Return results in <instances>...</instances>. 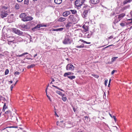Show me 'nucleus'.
I'll return each instance as SVG.
<instances>
[{
  "label": "nucleus",
  "instance_id": "obj_15",
  "mask_svg": "<svg viewBox=\"0 0 132 132\" xmlns=\"http://www.w3.org/2000/svg\"><path fill=\"white\" fill-rule=\"evenodd\" d=\"M100 0H90V2L92 4H96L99 3Z\"/></svg>",
  "mask_w": 132,
  "mask_h": 132
},
{
  "label": "nucleus",
  "instance_id": "obj_3",
  "mask_svg": "<svg viewBox=\"0 0 132 132\" xmlns=\"http://www.w3.org/2000/svg\"><path fill=\"white\" fill-rule=\"evenodd\" d=\"M85 0H76L75 1V5L76 6L80 7L84 3Z\"/></svg>",
  "mask_w": 132,
  "mask_h": 132
},
{
  "label": "nucleus",
  "instance_id": "obj_53",
  "mask_svg": "<svg viewBox=\"0 0 132 132\" xmlns=\"http://www.w3.org/2000/svg\"><path fill=\"white\" fill-rule=\"evenodd\" d=\"M13 85H12L11 86V90H12V89L13 88Z\"/></svg>",
  "mask_w": 132,
  "mask_h": 132
},
{
  "label": "nucleus",
  "instance_id": "obj_6",
  "mask_svg": "<svg viewBox=\"0 0 132 132\" xmlns=\"http://www.w3.org/2000/svg\"><path fill=\"white\" fill-rule=\"evenodd\" d=\"M74 68V67L70 63L68 64L66 67V69L67 70L72 71L73 70Z\"/></svg>",
  "mask_w": 132,
  "mask_h": 132
},
{
  "label": "nucleus",
  "instance_id": "obj_21",
  "mask_svg": "<svg viewBox=\"0 0 132 132\" xmlns=\"http://www.w3.org/2000/svg\"><path fill=\"white\" fill-rule=\"evenodd\" d=\"M5 113L6 114H7L9 115H15V114L14 113H13V114L12 112H11L10 111H6L5 112Z\"/></svg>",
  "mask_w": 132,
  "mask_h": 132
},
{
  "label": "nucleus",
  "instance_id": "obj_47",
  "mask_svg": "<svg viewBox=\"0 0 132 132\" xmlns=\"http://www.w3.org/2000/svg\"><path fill=\"white\" fill-rule=\"evenodd\" d=\"M23 55H24V54H23V53L21 55H17V56H19V57H21Z\"/></svg>",
  "mask_w": 132,
  "mask_h": 132
},
{
  "label": "nucleus",
  "instance_id": "obj_62",
  "mask_svg": "<svg viewBox=\"0 0 132 132\" xmlns=\"http://www.w3.org/2000/svg\"><path fill=\"white\" fill-rule=\"evenodd\" d=\"M59 90H61V91H64V90L62 89H61L60 88V89H59Z\"/></svg>",
  "mask_w": 132,
  "mask_h": 132
},
{
  "label": "nucleus",
  "instance_id": "obj_51",
  "mask_svg": "<svg viewBox=\"0 0 132 132\" xmlns=\"http://www.w3.org/2000/svg\"><path fill=\"white\" fill-rule=\"evenodd\" d=\"M113 38V37L112 36H110L109 37H108L109 39H112Z\"/></svg>",
  "mask_w": 132,
  "mask_h": 132
},
{
  "label": "nucleus",
  "instance_id": "obj_50",
  "mask_svg": "<svg viewBox=\"0 0 132 132\" xmlns=\"http://www.w3.org/2000/svg\"><path fill=\"white\" fill-rule=\"evenodd\" d=\"M79 41H81L82 42L84 43H85L86 41H84L82 39H80Z\"/></svg>",
  "mask_w": 132,
  "mask_h": 132
},
{
  "label": "nucleus",
  "instance_id": "obj_64",
  "mask_svg": "<svg viewBox=\"0 0 132 132\" xmlns=\"http://www.w3.org/2000/svg\"><path fill=\"white\" fill-rule=\"evenodd\" d=\"M77 132H82V131L80 130V131H78Z\"/></svg>",
  "mask_w": 132,
  "mask_h": 132
},
{
  "label": "nucleus",
  "instance_id": "obj_2",
  "mask_svg": "<svg viewBox=\"0 0 132 132\" xmlns=\"http://www.w3.org/2000/svg\"><path fill=\"white\" fill-rule=\"evenodd\" d=\"M125 15L124 13H122L119 15L118 16H116L114 17L115 22L117 23L120 21Z\"/></svg>",
  "mask_w": 132,
  "mask_h": 132
},
{
  "label": "nucleus",
  "instance_id": "obj_58",
  "mask_svg": "<svg viewBox=\"0 0 132 132\" xmlns=\"http://www.w3.org/2000/svg\"><path fill=\"white\" fill-rule=\"evenodd\" d=\"M129 20H130V21H131L129 23H132V19H129Z\"/></svg>",
  "mask_w": 132,
  "mask_h": 132
},
{
  "label": "nucleus",
  "instance_id": "obj_16",
  "mask_svg": "<svg viewBox=\"0 0 132 132\" xmlns=\"http://www.w3.org/2000/svg\"><path fill=\"white\" fill-rule=\"evenodd\" d=\"M82 28L84 29L85 32H86L88 30L89 27L88 26H87L85 24H84Z\"/></svg>",
  "mask_w": 132,
  "mask_h": 132
},
{
  "label": "nucleus",
  "instance_id": "obj_31",
  "mask_svg": "<svg viewBox=\"0 0 132 132\" xmlns=\"http://www.w3.org/2000/svg\"><path fill=\"white\" fill-rule=\"evenodd\" d=\"M7 108V106L6 105V104L4 103L3 108V111L4 112L5 111V109Z\"/></svg>",
  "mask_w": 132,
  "mask_h": 132
},
{
  "label": "nucleus",
  "instance_id": "obj_20",
  "mask_svg": "<svg viewBox=\"0 0 132 132\" xmlns=\"http://www.w3.org/2000/svg\"><path fill=\"white\" fill-rule=\"evenodd\" d=\"M65 20V18H64L61 17L58 19V20L59 21L63 22Z\"/></svg>",
  "mask_w": 132,
  "mask_h": 132
},
{
  "label": "nucleus",
  "instance_id": "obj_34",
  "mask_svg": "<svg viewBox=\"0 0 132 132\" xmlns=\"http://www.w3.org/2000/svg\"><path fill=\"white\" fill-rule=\"evenodd\" d=\"M29 0H24V4L28 5L29 4Z\"/></svg>",
  "mask_w": 132,
  "mask_h": 132
},
{
  "label": "nucleus",
  "instance_id": "obj_41",
  "mask_svg": "<svg viewBox=\"0 0 132 132\" xmlns=\"http://www.w3.org/2000/svg\"><path fill=\"white\" fill-rule=\"evenodd\" d=\"M19 74H20V72H18L17 71L15 72L14 73V74L15 76H16V75H19Z\"/></svg>",
  "mask_w": 132,
  "mask_h": 132
},
{
  "label": "nucleus",
  "instance_id": "obj_61",
  "mask_svg": "<svg viewBox=\"0 0 132 132\" xmlns=\"http://www.w3.org/2000/svg\"><path fill=\"white\" fill-rule=\"evenodd\" d=\"M21 63H24V61H23V60H22L21 61Z\"/></svg>",
  "mask_w": 132,
  "mask_h": 132
},
{
  "label": "nucleus",
  "instance_id": "obj_59",
  "mask_svg": "<svg viewBox=\"0 0 132 132\" xmlns=\"http://www.w3.org/2000/svg\"><path fill=\"white\" fill-rule=\"evenodd\" d=\"M3 97L0 95V100H1L2 98Z\"/></svg>",
  "mask_w": 132,
  "mask_h": 132
},
{
  "label": "nucleus",
  "instance_id": "obj_9",
  "mask_svg": "<svg viewBox=\"0 0 132 132\" xmlns=\"http://www.w3.org/2000/svg\"><path fill=\"white\" fill-rule=\"evenodd\" d=\"M33 19V18L31 16H30L26 17L25 18H24L22 19V21L25 22L28 21H30L32 20Z\"/></svg>",
  "mask_w": 132,
  "mask_h": 132
},
{
  "label": "nucleus",
  "instance_id": "obj_45",
  "mask_svg": "<svg viewBox=\"0 0 132 132\" xmlns=\"http://www.w3.org/2000/svg\"><path fill=\"white\" fill-rule=\"evenodd\" d=\"M107 82H108V80L107 79L105 80L104 83H105V85L106 86L107 85Z\"/></svg>",
  "mask_w": 132,
  "mask_h": 132
},
{
  "label": "nucleus",
  "instance_id": "obj_10",
  "mask_svg": "<svg viewBox=\"0 0 132 132\" xmlns=\"http://www.w3.org/2000/svg\"><path fill=\"white\" fill-rule=\"evenodd\" d=\"M63 121H61L59 122V121H58L56 122L57 125H59V126L61 127V128H64L65 127V125L64 123H63Z\"/></svg>",
  "mask_w": 132,
  "mask_h": 132
},
{
  "label": "nucleus",
  "instance_id": "obj_49",
  "mask_svg": "<svg viewBox=\"0 0 132 132\" xmlns=\"http://www.w3.org/2000/svg\"><path fill=\"white\" fill-rule=\"evenodd\" d=\"M2 100L4 101H6V99L5 98V97H3L2 98Z\"/></svg>",
  "mask_w": 132,
  "mask_h": 132
},
{
  "label": "nucleus",
  "instance_id": "obj_40",
  "mask_svg": "<svg viewBox=\"0 0 132 132\" xmlns=\"http://www.w3.org/2000/svg\"><path fill=\"white\" fill-rule=\"evenodd\" d=\"M92 76L94 77L95 78H98L99 77L98 75H95L94 74H92Z\"/></svg>",
  "mask_w": 132,
  "mask_h": 132
},
{
  "label": "nucleus",
  "instance_id": "obj_22",
  "mask_svg": "<svg viewBox=\"0 0 132 132\" xmlns=\"http://www.w3.org/2000/svg\"><path fill=\"white\" fill-rule=\"evenodd\" d=\"M56 93L59 95H60L61 96H63L65 95L64 94H62L61 92L58 90H56Z\"/></svg>",
  "mask_w": 132,
  "mask_h": 132
},
{
  "label": "nucleus",
  "instance_id": "obj_46",
  "mask_svg": "<svg viewBox=\"0 0 132 132\" xmlns=\"http://www.w3.org/2000/svg\"><path fill=\"white\" fill-rule=\"evenodd\" d=\"M116 71H117L116 70H113L111 73V75H113L115 72Z\"/></svg>",
  "mask_w": 132,
  "mask_h": 132
},
{
  "label": "nucleus",
  "instance_id": "obj_35",
  "mask_svg": "<svg viewBox=\"0 0 132 132\" xmlns=\"http://www.w3.org/2000/svg\"><path fill=\"white\" fill-rule=\"evenodd\" d=\"M120 25L122 27H124L126 26L127 24L126 23H122L120 24Z\"/></svg>",
  "mask_w": 132,
  "mask_h": 132
},
{
  "label": "nucleus",
  "instance_id": "obj_52",
  "mask_svg": "<svg viewBox=\"0 0 132 132\" xmlns=\"http://www.w3.org/2000/svg\"><path fill=\"white\" fill-rule=\"evenodd\" d=\"M17 1L21 3L22 2L23 0H16Z\"/></svg>",
  "mask_w": 132,
  "mask_h": 132
},
{
  "label": "nucleus",
  "instance_id": "obj_56",
  "mask_svg": "<svg viewBox=\"0 0 132 132\" xmlns=\"http://www.w3.org/2000/svg\"><path fill=\"white\" fill-rule=\"evenodd\" d=\"M112 45H109V46H107V47H105V48H103V49H105V48H108V47H109V46H112Z\"/></svg>",
  "mask_w": 132,
  "mask_h": 132
},
{
  "label": "nucleus",
  "instance_id": "obj_25",
  "mask_svg": "<svg viewBox=\"0 0 132 132\" xmlns=\"http://www.w3.org/2000/svg\"><path fill=\"white\" fill-rule=\"evenodd\" d=\"M84 44H82L80 46H76V47L77 48H83L84 47Z\"/></svg>",
  "mask_w": 132,
  "mask_h": 132
},
{
  "label": "nucleus",
  "instance_id": "obj_57",
  "mask_svg": "<svg viewBox=\"0 0 132 132\" xmlns=\"http://www.w3.org/2000/svg\"><path fill=\"white\" fill-rule=\"evenodd\" d=\"M85 43H86V44H90L91 43L90 42H88L86 41L85 42Z\"/></svg>",
  "mask_w": 132,
  "mask_h": 132
},
{
  "label": "nucleus",
  "instance_id": "obj_1",
  "mask_svg": "<svg viewBox=\"0 0 132 132\" xmlns=\"http://www.w3.org/2000/svg\"><path fill=\"white\" fill-rule=\"evenodd\" d=\"M87 8L86 9H84L83 14H82V16L85 19H87V16L89 13L90 12L89 10L87 8V7H86Z\"/></svg>",
  "mask_w": 132,
  "mask_h": 132
},
{
  "label": "nucleus",
  "instance_id": "obj_23",
  "mask_svg": "<svg viewBox=\"0 0 132 132\" xmlns=\"http://www.w3.org/2000/svg\"><path fill=\"white\" fill-rule=\"evenodd\" d=\"M73 74V73H72V74L70 72H66V73H65L64 74V77H65L67 76L68 75H71L72 74Z\"/></svg>",
  "mask_w": 132,
  "mask_h": 132
},
{
  "label": "nucleus",
  "instance_id": "obj_28",
  "mask_svg": "<svg viewBox=\"0 0 132 132\" xmlns=\"http://www.w3.org/2000/svg\"><path fill=\"white\" fill-rule=\"evenodd\" d=\"M70 11H71L72 14H75L77 13V11L75 10H70Z\"/></svg>",
  "mask_w": 132,
  "mask_h": 132
},
{
  "label": "nucleus",
  "instance_id": "obj_14",
  "mask_svg": "<svg viewBox=\"0 0 132 132\" xmlns=\"http://www.w3.org/2000/svg\"><path fill=\"white\" fill-rule=\"evenodd\" d=\"M70 14V11H67L64 12L63 14V15L64 17L67 16L69 15Z\"/></svg>",
  "mask_w": 132,
  "mask_h": 132
},
{
  "label": "nucleus",
  "instance_id": "obj_37",
  "mask_svg": "<svg viewBox=\"0 0 132 132\" xmlns=\"http://www.w3.org/2000/svg\"><path fill=\"white\" fill-rule=\"evenodd\" d=\"M9 70L8 69H6L5 71V75H7L9 73Z\"/></svg>",
  "mask_w": 132,
  "mask_h": 132
},
{
  "label": "nucleus",
  "instance_id": "obj_60",
  "mask_svg": "<svg viewBox=\"0 0 132 132\" xmlns=\"http://www.w3.org/2000/svg\"><path fill=\"white\" fill-rule=\"evenodd\" d=\"M28 54V53L27 52H25V53H23V54H24V55H25L27 54Z\"/></svg>",
  "mask_w": 132,
  "mask_h": 132
},
{
  "label": "nucleus",
  "instance_id": "obj_38",
  "mask_svg": "<svg viewBox=\"0 0 132 132\" xmlns=\"http://www.w3.org/2000/svg\"><path fill=\"white\" fill-rule=\"evenodd\" d=\"M2 8L3 9H4L5 10H7L8 7V6H2Z\"/></svg>",
  "mask_w": 132,
  "mask_h": 132
},
{
  "label": "nucleus",
  "instance_id": "obj_36",
  "mask_svg": "<svg viewBox=\"0 0 132 132\" xmlns=\"http://www.w3.org/2000/svg\"><path fill=\"white\" fill-rule=\"evenodd\" d=\"M11 43H14V42H13V40H12L10 41L8 40V42L7 43L9 45H10L11 44Z\"/></svg>",
  "mask_w": 132,
  "mask_h": 132
},
{
  "label": "nucleus",
  "instance_id": "obj_17",
  "mask_svg": "<svg viewBox=\"0 0 132 132\" xmlns=\"http://www.w3.org/2000/svg\"><path fill=\"white\" fill-rule=\"evenodd\" d=\"M63 29V28H61L57 29H52L50 30V31H62Z\"/></svg>",
  "mask_w": 132,
  "mask_h": 132
},
{
  "label": "nucleus",
  "instance_id": "obj_26",
  "mask_svg": "<svg viewBox=\"0 0 132 132\" xmlns=\"http://www.w3.org/2000/svg\"><path fill=\"white\" fill-rule=\"evenodd\" d=\"M15 7L16 9H19L20 8L19 5L18 3H16L15 5Z\"/></svg>",
  "mask_w": 132,
  "mask_h": 132
},
{
  "label": "nucleus",
  "instance_id": "obj_27",
  "mask_svg": "<svg viewBox=\"0 0 132 132\" xmlns=\"http://www.w3.org/2000/svg\"><path fill=\"white\" fill-rule=\"evenodd\" d=\"M62 96V99L64 102L66 101L67 100V98L66 96Z\"/></svg>",
  "mask_w": 132,
  "mask_h": 132
},
{
  "label": "nucleus",
  "instance_id": "obj_55",
  "mask_svg": "<svg viewBox=\"0 0 132 132\" xmlns=\"http://www.w3.org/2000/svg\"><path fill=\"white\" fill-rule=\"evenodd\" d=\"M88 116H85V117H84V118L85 119L86 118L88 119Z\"/></svg>",
  "mask_w": 132,
  "mask_h": 132
},
{
  "label": "nucleus",
  "instance_id": "obj_32",
  "mask_svg": "<svg viewBox=\"0 0 132 132\" xmlns=\"http://www.w3.org/2000/svg\"><path fill=\"white\" fill-rule=\"evenodd\" d=\"M118 58V57H113L111 59V61L113 62L115 61L116 59Z\"/></svg>",
  "mask_w": 132,
  "mask_h": 132
},
{
  "label": "nucleus",
  "instance_id": "obj_33",
  "mask_svg": "<svg viewBox=\"0 0 132 132\" xmlns=\"http://www.w3.org/2000/svg\"><path fill=\"white\" fill-rule=\"evenodd\" d=\"M130 6L129 5H127L123 8V10H126L127 9L129 8Z\"/></svg>",
  "mask_w": 132,
  "mask_h": 132
},
{
  "label": "nucleus",
  "instance_id": "obj_19",
  "mask_svg": "<svg viewBox=\"0 0 132 132\" xmlns=\"http://www.w3.org/2000/svg\"><path fill=\"white\" fill-rule=\"evenodd\" d=\"M72 22H70L68 23L67 24L65 25L66 27L67 28H69L71 26Z\"/></svg>",
  "mask_w": 132,
  "mask_h": 132
},
{
  "label": "nucleus",
  "instance_id": "obj_43",
  "mask_svg": "<svg viewBox=\"0 0 132 132\" xmlns=\"http://www.w3.org/2000/svg\"><path fill=\"white\" fill-rule=\"evenodd\" d=\"M47 96L49 100L51 102L52 101V100L51 98H50V97L47 94L46 95Z\"/></svg>",
  "mask_w": 132,
  "mask_h": 132
},
{
  "label": "nucleus",
  "instance_id": "obj_29",
  "mask_svg": "<svg viewBox=\"0 0 132 132\" xmlns=\"http://www.w3.org/2000/svg\"><path fill=\"white\" fill-rule=\"evenodd\" d=\"M67 77L71 80L75 79V76H68Z\"/></svg>",
  "mask_w": 132,
  "mask_h": 132
},
{
  "label": "nucleus",
  "instance_id": "obj_24",
  "mask_svg": "<svg viewBox=\"0 0 132 132\" xmlns=\"http://www.w3.org/2000/svg\"><path fill=\"white\" fill-rule=\"evenodd\" d=\"M35 66V64H31L30 65H28L27 67V68L28 69H30L31 68H33Z\"/></svg>",
  "mask_w": 132,
  "mask_h": 132
},
{
  "label": "nucleus",
  "instance_id": "obj_18",
  "mask_svg": "<svg viewBox=\"0 0 132 132\" xmlns=\"http://www.w3.org/2000/svg\"><path fill=\"white\" fill-rule=\"evenodd\" d=\"M55 3L57 4H60L62 2V0H54Z\"/></svg>",
  "mask_w": 132,
  "mask_h": 132
},
{
  "label": "nucleus",
  "instance_id": "obj_7",
  "mask_svg": "<svg viewBox=\"0 0 132 132\" xmlns=\"http://www.w3.org/2000/svg\"><path fill=\"white\" fill-rule=\"evenodd\" d=\"M0 14L1 17L2 18L6 17L8 15L7 11L3 10L1 12Z\"/></svg>",
  "mask_w": 132,
  "mask_h": 132
},
{
  "label": "nucleus",
  "instance_id": "obj_4",
  "mask_svg": "<svg viewBox=\"0 0 132 132\" xmlns=\"http://www.w3.org/2000/svg\"><path fill=\"white\" fill-rule=\"evenodd\" d=\"M13 32L15 34L19 35H23V32L15 28H12Z\"/></svg>",
  "mask_w": 132,
  "mask_h": 132
},
{
  "label": "nucleus",
  "instance_id": "obj_42",
  "mask_svg": "<svg viewBox=\"0 0 132 132\" xmlns=\"http://www.w3.org/2000/svg\"><path fill=\"white\" fill-rule=\"evenodd\" d=\"M111 117L115 120V121H116V118L115 116H111Z\"/></svg>",
  "mask_w": 132,
  "mask_h": 132
},
{
  "label": "nucleus",
  "instance_id": "obj_63",
  "mask_svg": "<svg viewBox=\"0 0 132 132\" xmlns=\"http://www.w3.org/2000/svg\"><path fill=\"white\" fill-rule=\"evenodd\" d=\"M37 54H35L34 56V57H36V56H37Z\"/></svg>",
  "mask_w": 132,
  "mask_h": 132
},
{
  "label": "nucleus",
  "instance_id": "obj_44",
  "mask_svg": "<svg viewBox=\"0 0 132 132\" xmlns=\"http://www.w3.org/2000/svg\"><path fill=\"white\" fill-rule=\"evenodd\" d=\"M17 128L18 127L17 126H11V127H6V128ZM5 128H5L4 129H5Z\"/></svg>",
  "mask_w": 132,
  "mask_h": 132
},
{
  "label": "nucleus",
  "instance_id": "obj_30",
  "mask_svg": "<svg viewBox=\"0 0 132 132\" xmlns=\"http://www.w3.org/2000/svg\"><path fill=\"white\" fill-rule=\"evenodd\" d=\"M15 38L14 37H9V38L8 39V40L10 41L11 40H13V41H14Z\"/></svg>",
  "mask_w": 132,
  "mask_h": 132
},
{
  "label": "nucleus",
  "instance_id": "obj_5",
  "mask_svg": "<svg viewBox=\"0 0 132 132\" xmlns=\"http://www.w3.org/2000/svg\"><path fill=\"white\" fill-rule=\"evenodd\" d=\"M72 40L68 38H66L63 41V43L64 44H69L71 43Z\"/></svg>",
  "mask_w": 132,
  "mask_h": 132
},
{
  "label": "nucleus",
  "instance_id": "obj_54",
  "mask_svg": "<svg viewBox=\"0 0 132 132\" xmlns=\"http://www.w3.org/2000/svg\"><path fill=\"white\" fill-rule=\"evenodd\" d=\"M46 27L47 25H43L41 24V27Z\"/></svg>",
  "mask_w": 132,
  "mask_h": 132
},
{
  "label": "nucleus",
  "instance_id": "obj_11",
  "mask_svg": "<svg viewBox=\"0 0 132 132\" xmlns=\"http://www.w3.org/2000/svg\"><path fill=\"white\" fill-rule=\"evenodd\" d=\"M26 14L25 13H21L19 16V17L21 18V20L22 21V19L25 18L26 16Z\"/></svg>",
  "mask_w": 132,
  "mask_h": 132
},
{
  "label": "nucleus",
  "instance_id": "obj_48",
  "mask_svg": "<svg viewBox=\"0 0 132 132\" xmlns=\"http://www.w3.org/2000/svg\"><path fill=\"white\" fill-rule=\"evenodd\" d=\"M52 86H53V87H55V88H57L58 89H60V88L58 87H57L56 86H54V85H52Z\"/></svg>",
  "mask_w": 132,
  "mask_h": 132
},
{
  "label": "nucleus",
  "instance_id": "obj_39",
  "mask_svg": "<svg viewBox=\"0 0 132 132\" xmlns=\"http://www.w3.org/2000/svg\"><path fill=\"white\" fill-rule=\"evenodd\" d=\"M132 1V0H126V2H124V4H126L127 3H130Z\"/></svg>",
  "mask_w": 132,
  "mask_h": 132
},
{
  "label": "nucleus",
  "instance_id": "obj_13",
  "mask_svg": "<svg viewBox=\"0 0 132 132\" xmlns=\"http://www.w3.org/2000/svg\"><path fill=\"white\" fill-rule=\"evenodd\" d=\"M41 27V24H38L34 28H32V30L34 31H35L37 30H38Z\"/></svg>",
  "mask_w": 132,
  "mask_h": 132
},
{
  "label": "nucleus",
  "instance_id": "obj_12",
  "mask_svg": "<svg viewBox=\"0 0 132 132\" xmlns=\"http://www.w3.org/2000/svg\"><path fill=\"white\" fill-rule=\"evenodd\" d=\"M20 27L21 28V29L23 30H25L26 29H27L28 28L27 27V25H24V24H22L20 25Z\"/></svg>",
  "mask_w": 132,
  "mask_h": 132
},
{
  "label": "nucleus",
  "instance_id": "obj_8",
  "mask_svg": "<svg viewBox=\"0 0 132 132\" xmlns=\"http://www.w3.org/2000/svg\"><path fill=\"white\" fill-rule=\"evenodd\" d=\"M68 19L70 22L72 23L76 22V19L74 17V15H71L69 17Z\"/></svg>",
  "mask_w": 132,
  "mask_h": 132
}]
</instances>
